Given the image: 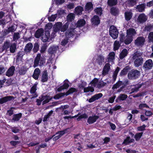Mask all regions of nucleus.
I'll return each instance as SVG.
<instances>
[{
    "label": "nucleus",
    "instance_id": "f257e3e1",
    "mask_svg": "<svg viewBox=\"0 0 153 153\" xmlns=\"http://www.w3.org/2000/svg\"><path fill=\"white\" fill-rule=\"evenodd\" d=\"M129 84V81L127 79L122 81L119 80L117 82L114 84L112 87L113 90L114 91L115 89L119 88L117 90V92H120L125 90L127 86Z\"/></svg>",
    "mask_w": 153,
    "mask_h": 153
},
{
    "label": "nucleus",
    "instance_id": "f03ea898",
    "mask_svg": "<svg viewBox=\"0 0 153 153\" xmlns=\"http://www.w3.org/2000/svg\"><path fill=\"white\" fill-rule=\"evenodd\" d=\"M143 52L140 51H137L132 55V59L134 60V66L136 67H139L143 63V58L142 57Z\"/></svg>",
    "mask_w": 153,
    "mask_h": 153
},
{
    "label": "nucleus",
    "instance_id": "7ed1b4c3",
    "mask_svg": "<svg viewBox=\"0 0 153 153\" xmlns=\"http://www.w3.org/2000/svg\"><path fill=\"white\" fill-rule=\"evenodd\" d=\"M140 75V71L133 69L129 72L128 74V78L130 80H135L138 78Z\"/></svg>",
    "mask_w": 153,
    "mask_h": 153
},
{
    "label": "nucleus",
    "instance_id": "20e7f679",
    "mask_svg": "<svg viewBox=\"0 0 153 153\" xmlns=\"http://www.w3.org/2000/svg\"><path fill=\"white\" fill-rule=\"evenodd\" d=\"M59 49L58 46L53 45L49 47L48 49V52L49 56V59L52 60L54 57L55 54L56 53L57 51Z\"/></svg>",
    "mask_w": 153,
    "mask_h": 153
},
{
    "label": "nucleus",
    "instance_id": "39448f33",
    "mask_svg": "<svg viewBox=\"0 0 153 153\" xmlns=\"http://www.w3.org/2000/svg\"><path fill=\"white\" fill-rule=\"evenodd\" d=\"M45 63V59L44 57H41V55L40 53H38L35 58L34 63L33 66L34 67H36L39 65L40 66L42 65L44 63Z\"/></svg>",
    "mask_w": 153,
    "mask_h": 153
},
{
    "label": "nucleus",
    "instance_id": "423d86ee",
    "mask_svg": "<svg viewBox=\"0 0 153 153\" xmlns=\"http://www.w3.org/2000/svg\"><path fill=\"white\" fill-rule=\"evenodd\" d=\"M109 33L112 37L114 39H116L118 37L119 33L116 27L112 25L110 27Z\"/></svg>",
    "mask_w": 153,
    "mask_h": 153
},
{
    "label": "nucleus",
    "instance_id": "0eeeda50",
    "mask_svg": "<svg viewBox=\"0 0 153 153\" xmlns=\"http://www.w3.org/2000/svg\"><path fill=\"white\" fill-rule=\"evenodd\" d=\"M145 39L144 37L140 36L138 37L134 41L135 45L137 47H142L144 45Z\"/></svg>",
    "mask_w": 153,
    "mask_h": 153
},
{
    "label": "nucleus",
    "instance_id": "6e6552de",
    "mask_svg": "<svg viewBox=\"0 0 153 153\" xmlns=\"http://www.w3.org/2000/svg\"><path fill=\"white\" fill-rule=\"evenodd\" d=\"M153 67V62L151 59L146 60L144 63L143 68L145 71L149 70L152 68Z\"/></svg>",
    "mask_w": 153,
    "mask_h": 153
},
{
    "label": "nucleus",
    "instance_id": "1a4fd4ad",
    "mask_svg": "<svg viewBox=\"0 0 153 153\" xmlns=\"http://www.w3.org/2000/svg\"><path fill=\"white\" fill-rule=\"evenodd\" d=\"M147 19V16L144 13H142L138 16L137 22L138 24H142L146 22Z\"/></svg>",
    "mask_w": 153,
    "mask_h": 153
},
{
    "label": "nucleus",
    "instance_id": "9d476101",
    "mask_svg": "<svg viewBox=\"0 0 153 153\" xmlns=\"http://www.w3.org/2000/svg\"><path fill=\"white\" fill-rule=\"evenodd\" d=\"M91 21L92 25L93 26H98L100 23V20L97 15H94L91 18Z\"/></svg>",
    "mask_w": 153,
    "mask_h": 153
},
{
    "label": "nucleus",
    "instance_id": "9b49d317",
    "mask_svg": "<svg viewBox=\"0 0 153 153\" xmlns=\"http://www.w3.org/2000/svg\"><path fill=\"white\" fill-rule=\"evenodd\" d=\"M15 97L13 96H5L0 99V104H2L12 100H14Z\"/></svg>",
    "mask_w": 153,
    "mask_h": 153
},
{
    "label": "nucleus",
    "instance_id": "f8f14e48",
    "mask_svg": "<svg viewBox=\"0 0 153 153\" xmlns=\"http://www.w3.org/2000/svg\"><path fill=\"white\" fill-rule=\"evenodd\" d=\"M39 98L42 99L43 100H44L42 103V105H44L52 99V97L47 95H42L39 97Z\"/></svg>",
    "mask_w": 153,
    "mask_h": 153
},
{
    "label": "nucleus",
    "instance_id": "ddd939ff",
    "mask_svg": "<svg viewBox=\"0 0 153 153\" xmlns=\"http://www.w3.org/2000/svg\"><path fill=\"white\" fill-rule=\"evenodd\" d=\"M93 9V5L92 2H89L86 4L85 10L86 13H89Z\"/></svg>",
    "mask_w": 153,
    "mask_h": 153
},
{
    "label": "nucleus",
    "instance_id": "4468645a",
    "mask_svg": "<svg viewBox=\"0 0 153 153\" xmlns=\"http://www.w3.org/2000/svg\"><path fill=\"white\" fill-rule=\"evenodd\" d=\"M111 14L115 16H117L120 13V10L118 8L116 7H112L110 9Z\"/></svg>",
    "mask_w": 153,
    "mask_h": 153
},
{
    "label": "nucleus",
    "instance_id": "2eb2a0df",
    "mask_svg": "<svg viewBox=\"0 0 153 153\" xmlns=\"http://www.w3.org/2000/svg\"><path fill=\"white\" fill-rule=\"evenodd\" d=\"M65 34L66 37L68 38H70L73 37L75 34L76 33L74 29L69 28L67 30Z\"/></svg>",
    "mask_w": 153,
    "mask_h": 153
},
{
    "label": "nucleus",
    "instance_id": "dca6fc26",
    "mask_svg": "<svg viewBox=\"0 0 153 153\" xmlns=\"http://www.w3.org/2000/svg\"><path fill=\"white\" fill-rule=\"evenodd\" d=\"M102 94L101 93H100L98 94H96L91 97L88 100L89 102H93L96 100H98L102 96Z\"/></svg>",
    "mask_w": 153,
    "mask_h": 153
},
{
    "label": "nucleus",
    "instance_id": "f3484780",
    "mask_svg": "<svg viewBox=\"0 0 153 153\" xmlns=\"http://www.w3.org/2000/svg\"><path fill=\"white\" fill-rule=\"evenodd\" d=\"M62 23L61 22H57L54 25L53 27V30L55 33L59 32L61 30V28L62 27Z\"/></svg>",
    "mask_w": 153,
    "mask_h": 153
},
{
    "label": "nucleus",
    "instance_id": "a211bd4d",
    "mask_svg": "<svg viewBox=\"0 0 153 153\" xmlns=\"http://www.w3.org/2000/svg\"><path fill=\"white\" fill-rule=\"evenodd\" d=\"M15 71V67L14 66H11L6 72V75L8 77L12 76L14 74Z\"/></svg>",
    "mask_w": 153,
    "mask_h": 153
},
{
    "label": "nucleus",
    "instance_id": "6ab92c4d",
    "mask_svg": "<svg viewBox=\"0 0 153 153\" xmlns=\"http://www.w3.org/2000/svg\"><path fill=\"white\" fill-rule=\"evenodd\" d=\"M99 118L98 116L96 115L93 116H90L88 119L87 122L89 124H92L95 122Z\"/></svg>",
    "mask_w": 153,
    "mask_h": 153
},
{
    "label": "nucleus",
    "instance_id": "aec40b11",
    "mask_svg": "<svg viewBox=\"0 0 153 153\" xmlns=\"http://www.w3.org/2000/svg\"><path fill=\"white\" fill-rule=\"evenodd\" d=\"M126 33L128 36L131 37H133V36H134L137 33L135 29L132 28H130L127 29Z\"/></svg>",
    "mask_w": 153,
    "mask_h": 153
},
{
    "label": "nucleus",
    "instance_id": "412c9836",
    "mask_svg": "<svg viewBox=\"0 0 153 153\" xmlns=\"http://www.w3.org/2000/svg\"><path fill=\"white\" fill-rule=\"evenodd\" d=\"M15 27L14 26H12L9 27L7 29H4L3 32V34L4 36H6L10 32H13L16 30Z\"/></svg>",
    "mask_w": 153,
    "mask_h": 153
},
{
    "label": "nucleus",
    "instance_id": "4be33fe9",
    "mask_svg": "<svg viewBox=\"0 0 153 153\" xmlns=\"http://www.w3.org/2000/svg\"><path fill=\"white\" fill-rule=\"evenodd\" d=\"M146 6V4L144 3L137 5L136 7L137 11L139 12H144L145 10Z\"/></svg>",
    "mask_w": 153,
    "mask_h": 153
},
{
    "label": "nucleus",
    "instance_id": "5701e85b",
    "mask_svg": "<svg viewBox=\"0 0 153 153\" xmlns=\"http://www.w3.org/2000/svg\"><path fill=\"white\" fill-rule=\"evenodd\" d=\"M22 114L21 113L14 114L13 116L11 122H15L18 121L22 117Z\"/></svg>",
    "mask_w": 153,
    "mask_h": 153
},
{
    "label": "nucleus",
    "instance_id": "b1692460",
    "mask_svg": "<svg viewBox=\"0 0 153 153\" xmlns=\"http://www.w3.org/2000/svg\"><path fill=\"white\" fill-rule=\"evenodd\" d=\"M33 45L31 42H29L26 45L24 49L25 52L26 53H30L32 49Z\"/></svg>",
    "mask_w": 153,
    "mask_h": 153
},
{
    "label": "nucleus",
    "instance_id": "393cba45",
    "mask_svg": "<svg viewBox=\"0 0 153 153\" xmlns=\"http://www.w3.org/2000/svg\"><path fill=\"white\" fill-rule=\"evenodd\" d=\"M110 69V65L108 63H106L104 66L103 71L102 75H105L108 74V72Z\"/></svg>",
    "mask_w": 153,
    "mask_h": 153
},
{
    "label": "nucleus",
    "instance_id": "a878e982",
    "mask_svg": "<svg viewBox=\"0 0 153 153\" xmlns=\"http://www.w3.org/2000/svg\"><path fill=\"white\" fill-rule=\"evenodd\" d=\"M48 79V73L47 71H44L42 73L41 81L43 82H46Z\"/></svg>",
    "mask_w": 153,
    "mask_h": 153
},
{
    "label": "nucleus",
    "instance_id": "bb28decb",
    "mask_svg": "<svg viewBox=\"0 0 153 153\" xmlns=\"http://www.w3.org/2000/svg\"><path fill=\"white\" fill-rule=\"evenodd\" d=\"M41 73V71L39 68H36L34 71L33 74L32 75L33 77L36 80L38 79L39 75Z\"/></svg>",
    "mask_w": 153,
    "mask_h": 153
},
{
    "label": "nucleus",
    "instance_id": "cd10ccee",
    "mask_svg": "<svg viewBox=\"0 0 153 153\" xmlns=\"http://www.w3.org/2000/svg\"><path fill=\"white\" fill-rule=\"evenodd\" d=\"M128 51L126 48L123 49L120 53L119 55V58L120 59H122L126 57L128 54Z\"/></svg>",
    "mask_w": 153,
    "mask_h": 153
},
{
    "label": "nucleus",
    "instance_id": "c85d7f7f",
    "mask_svg": "<svg viewBox=\"0 0 153 153\" xmlns=\"http://www.w3.org/2000/svg\"><path fill=\"white\" fill-rule=\"evenodd\" d=\"M133 15L131 11H126L124 13L125 20L128 21L130 20L132 18Z\"/></svg>",
    "mask_w": 153,
    "mask_h": 153
},
{
    "label": "nucleus",
    "instance_id": "c756f323",
    "mask_svg": "<svg viewBox=\"0 0 153 153\" xmlns=\"http://www.w3.org/2000/svg\"><path fill=\"white\" fill-rule=\"evenodd\" d=\"M127 97L128 96L127 95L125 94H121L116 99V102H118L121 101L125 100Z\"/></svg>",
    "mask_w": 153,
    "mask_h": 153
},
{
    "label": "nucleus",
    "instance_id": "7c9ffc66",
    "mask_svg": "<svg viewBox=\"0 0 153 153\" xmlns=\"http://www.w3.org/2000/svg\"><path fill=\"white\" fill-rule=\"evenodd\" d=\"M75 10V13L79 15L82 14V12L83 11L84 9L82 7L79 6L76 7Z\"/></svg>",
    "mask_w": 153,
    "mask_h": 153
},
{
    "label": "nucleus",
    "instance_id": "2f4dec72",
    "mask_svg": "<svg viewBox=\"0 0 153 153\" xmlns=\"http://www.w3.org/2000/svg\"><path fill=\"white\" fill-rule=\"evenodd\" d=\"M11 43L8 41H6L4 42L2 47V50L3 51L4 50L7 51L10 47Z\"/></svg>",
    "mask_w": 153,
    "mask_h": 153
},
{
    "label": "nucleus",
    "instance_id": "473e14b6",
    "mask_svg": "<svg viewBox=\"0 0 153 153\" xmlns=\"http://www.w3.org/2000/svg\"><path fill=\"white\" fill-rule=\"evenodd\" d=\"M75 17V14L73 13H70L66 17V20L67 22H71L73 21Z\"/></svg>",
    "mask_w": 153,
    "mask_h": 153
},
{
    "label": "nucleus",
    "instance_id": "72a5a7b5",
    "mask_svg": "<svg viewBox=\"0 0 153 153\" xmlns=\"http://www.w3.org/2000/svg\"><path fill=\"white\" fill-rule=\"evenodd\" d=\"M17 44L15 43H10V51L11 53H14L16 49Z\"/></svg>",
    "mask_w": 153,
    "mask_h": 153
},
{
    "label": "nucleus",
    "instance_id": "f704fd0d",
    "mask_svg": "<svg viewBox=\"0 0 153 153\" xmlns=\"http://www.w3.org/2000/svg\"><path fill=\"white\" fill-rule=\"evenodd\" d=\"M120 68L119 67H117L113 73L112 75V79L113 82H114L116 80L118 73L120 70Z\"/></svg>",
    "mask_w": 153,
    "mask_h": 153
},
{
    "label": "nucleus",
    "instance_id": "c9c22d12",
    "mask_svg": "<svg viewBox=\"0 0 153 153\" xmlns=\"http://www.w3.org/2000/svg\"><path fill=\"white\" fill-rule=\"evenodd\" d=\"M118 2V0H108L107 4L110 7H113L116 5Z\"/></svg>",
    "mask_w": 153,
    "mask_h": 153
},
{
    "label": "nucleus",
    "instance_id": "e433bc0d",
    "mask_svg": "<svg viewBox=\"0 0 153 153\" xmlns=\"http://www.w3.org/2000/svg\"><path fill=\"white\" fill-rule=\"evenodd\" d=\"M43 30L42 28L38 29L36 32L35 36L36 38H39L42 35Z\"/></svg>",
    "mask_w": 153,
    "mask_h": 153
},
{
    "label": "nucleus",
    "instance_id": "4c0bfd02",
    "mask_svg": "<svg viewBox=\"0 0 153 153\" xmlns=\"http://www.w3.org/2000/svg\"><path fill=\"white\" fill-rule=\"evenodd\" d=\"M115 55V54L114 52L110 53L109 54V56L108 58V60L107 61L109 62H113L114 59Z\"/></svg>",
    "mask_w": 153,
    "mask_h": 153
},
{
    "label": "nucleus",
    "instance_id": "58836bf2",
    "mask_svg": "<svg viewBox=\"0 0 153 153\" xmlns=\"http://www.w3.org/2000/svg\"><path fill=\"white\" fill-rule=\"evenodd\" d=\"M86 22L85 20L84 19H80L79 20L77 21L76 24V26L78 27H81L83 26L85 24Z\"/></svg>",
    "mask_w": 153,
    "mask_h": 153
},
{
    "label": "nucleus",
    "instance_id": "ea45409f",
    "mask_svg": "<svg viewBox=\"0 0 153 153\" xmlns=\"http://www.w3.org/2000/svg\"><path fill=\"white\" fill-rule=\"evenodd\" d=\"M137 0H127L126 1L127 4L129 7H133L137 3Z\"/></svg>",
    "mask_w": 153,
    "mask_h": 153
},
{
    "label": "nucleus",
    "instance_id": "a19ab883",
    "mask_svg": "<svg viewBox=\"0 0 153 153\" xmlns=\"http://www.w3.org/2000/svg\"><path fill=\"white\" fill-rule=\"evenodd\" d=\"M129 69V67L128 66H126L121 71L120 73V75L123 76L126 75L127 74Z\"/></svg>",
    "mask_w": 153,
    "mask_h": 153
},
{
    "label": "nucleus",
    "instance_id": "79ce46f5",
    "mask_svg": "<svg viewBox=\"0 0 153 153\" xmlns=\"http://www.w3.org/2000/svg\"><path fill=\"white\" fill-rule=\"evenodd\" d=\"M27 70V68L23 66L19 70V74L21 75H24L26 74Z\"/></svg>",
    "mask_w": 153,
    "mask_h": 153
},
{
    "label": "nucleus",
    "instance_id": "37998d69",
    "mask_svg": "<svg viewBox=\"0 0 153 153\" xmlns=\"http://www.w3.org/2000/svg\"><path fill=\"white\" fill-rule=\"evenodd\" d=\"M104 57L101 55L98 56L97 59V62L100 65L102 64V62H104Z\"/></svg>",
    "mask_w": 153,
    "mask_h": 153
},
{
    "label": "nucleus",
    "instance_id": "c03bdc74",
    "mask_svg": "<svg viewBox=\"0 0 153 153\" xmlns=\"http://www.w3.org/2000/svg\"><path fill=\"white\" fill-rule=\"evenodd\" d=\"M81 83H79L78 85V86L79 88L82 89H84V87L86 85V83L84 82L83 80H81Z\"/></svg>",
    "mask_w": 153,
    "mask_h": 153
},
{
    "label": "nucleus",
    "instance_id": "a18cd8bd",
    "mask_svg": "<svg viewBox=\"0 0 153 153\" xmlns=\"http://www.w3.org/2000/svg\"><path fill=\"white\" fill-rule=\"evenodd\" d=\"M107 84V83L104 82L102 81H100L98 82L97 85V87L99 88L103 87Z\"/></svg>",
    "mask_w": 153,
    "mask_h": 153
},
{
    "label": "nucleus",
    "instance_id": "49530a36",
    "mask_svg": "<svg viewBox=\"0 0 153 153\" xmlns=\"http://www.w3.org/2000/svg\"><path fill=\"white\" fill-rule=\"evenodd\" d=\"M24 54V52L22 51H20L18 53L16 56V60L18 61L21 60Z\"/></svg>",
    "mask_w": 153,
    "mask_h": 153
},
{
    "label": "nucleus",
    "instance_id": "de8ad7c7",
    "mask_svg": "<svg viewBox=\"0 0 153 153\" xmlns=\"http://www.w3.org/2000/svg\"><path fill=\"white\" fill-rule=\"evenodd\" d=\"M78 90L76 88H71L69 90L66 92V95L72 94L74 92H77Z\"/></svg>",
    "mask_w": 153,
    "mask_h": 153
},
{
    "label": "nucleus",
    "instance_id": "09e8293b",
    "mask_svg": "<svg viewBox=\"0 0 153 153\" xmlns=\"http://www.w3.org/2000/svg\"><path fill=\"white\" fill-rule=\"evenodd\" d=\"M94 91V87L91 86H89L88 87L85 88L84 89V92H93Z\"/></svg>",
    "mask_w": 153,
    "mask_h": 153
},
{
    "label": "nucleus",
    "instance_id": "8fccbe9b",
    "mask_svg": "<svg viewBox=\"0 0 153 153\" xmlns=\"http://www.w3.org/2000/svg\"><path fill=\"white\" fill-rule=\"evenodd\" d=\"M148 42L149 43H153V31L150 32L148 35Z\"/></svg>",
    "mask_w": 153,
    "mask_h": 153
},
{
    "label": "nucleus",
    "instance_id": "3c124183",
    "mask_svg": "<svg viewBox=\"0 0 153 153\" xmlns=\"http://www.w3.org/2000/svg\"><path fill=\"white\" fill-rule=\"evenodd\" d=\"M69 23L68 22L65 23L64 25H62L61 28V32H64L68 28L69 26Z\"/></svg>",
    "mask_w": 153,
    "mask_h": 153
},
{
    "label": "nucleus",
    "instance_id": "603ef678",
    "mask_svg": "<svg viewBox=\"0 0 153 153\" xmlns=\"http://www.w3.org/2000/svg\"><path fill=\"white\" fill-rule=\"evenodd\" d=\"M39 49V45L38 42H36L33 45V51L34 53L37 52Z\"/></svg>",
    "mask_w": 153,
    "mask_h": 153
},
{
    "label": "nucleus",
    "instance_id": "864d4df0",
    "mask_svg": "<svg viewBox=\"0 0 153 153\" xmlns=\"http://www.w3.org/2000/svg\"><path fill=\"white\" fill-rule=\"evenodd\" d=\"M95 12L97 14L101 16L102 14V9L101 7H97L94 10Z\"/></svg>",
    "mask_w": 153,
    "mask_h": 153
},
{
    "label": "nucleus",
    "instance_id": "5fc2aeb1",
    "mask_svg": "<svg viewBox=\"0 0 153 153\" xmlns=\"http://www.w3.org/2000/svg\"><path fill=\"white\" fill-rule=\"evenodd\" d=\"M133 40V37H130L127 36V38L124 41L126 45H128L130 44Z\"/></svg>",
    "mask_w": 153,
    "mask_h": 153
},
{
    "label": "nucleus",
    "instance_id": "6e6d98bb",
    "mask_svg": "<svg viewBox=\"0 0 153 153\" xmlns=\"http://www.w3.org/2000/svg\"><path fill=\"white\" fill-rule=\"evenodd\" d=\"M142 85L140 84H139L137 85V86H136L134 88H132L131 89V93H134L135 92H137L139 90V89L141 87Z\"/></svg>",
    "mask_w": 153,
    "mask_h": 153
},
{
    "label": "nucleus",
    "instance_id": "4d7b16f0",
    "mask_svg": "<svg viewBox=\"0 0 153 153\" xmlns=\"http://www.w3.org/2000/svg\"><path fill=\"white\" fill-rule=\"evenodd\" d=\"M143 132L137 133L134 136V138L136 141H138L142 137Z\"/></svg>",
    "mask_w": 153,
    "mask_h": 153
},
{
    "label": "nucleus",
    "instance_id": "13d9d810",
    "mask_svg": "<svg viewBox=\"0 0 153 153\" xmlns=\"http://www.w3.org/2000/svg\"><path fill=\"white\" fill-rule=\"evenodd\" d=\"M144 29L146 31L149 32L153 29V25L151 24L145 26Z\"/></svg>",
    "mask_w": 153,
    "mask_h": 153
},
{
    "label": "nucleus",
    "instance_id": "bf43d9fd",
    "mask_svg": "<svg viewBox=\"0 0 153 153\" xmlns=\"http://www.w3.org/2000/svg\"><path fill=\"white\" fill-rule=\"evenodd\" d=\"M57 14L55 15H52L51 16L48 17V19L49 21H54L57 17Z\"/></svg>",
    "mask_w": 153,
    "mask_h": 153
},
{
    "label": "nucleus",
    "instance_id": "052dcab7",
    "mask_svg": "<svg viewBox=\"0 0 153 153\" xmlns=\"http://www.w3.org/2000/svg\"><path fill=\"white\" fill-rule=\"evenodd\" d=\"M6 68L2 65H0V75L3 74L6 71Z\"/></svg>",
    "mask_w": 153,
    "mask_h": 153
},
{
    "label": "nucleus",
    "instance_id": "680f3d73",
    "mask_svg": "<svg viewBox=\"0 0 153 153\" xmlns=\"http://www.w3.org/2000/svg\"><path fill=\"white\" fill-rule=\"evenodd\" d=\"M68 39L66 37L64 39L62 40L61 42V45L62 46H65L68 42Z\"/></svg>",
    "mask_w": 153,
    "mask_h": 153
},
{
    "label": "nucleus",
    "instance_id": "e2e57ef3",
    "mask_svg": "<svg viewBox=\"0 0 153 153\" xmlns=\"http://www.w3.org/2000/svg\"><path fill=\"white\" fill-rule=\"evenodd\" d=\"M20 38L19 34V33H15L13 36V40L16 41L18 40Z\"/></svg>",
    "mask_w": 153,
    "mask_h": 153
},
{
    "label": "nucleus",
    "instance_id": "0e129e2a",
    "mask_svg": "<svg viewBox=\"0 0 153 153\" xmlns=\"http://www.w3.org/2000/svg\"><path fill=\"white\" fill-rule=\"evenodd\" d=\"M145 94V93L144 92H142L140 93H138L137 94L134 95H133L132 96L134 98H136L140 97L143 96Z\"/></svg>",
    "mask_w": 153,
    "mask_h": 153
},
{
    "label": "nucleus",
    "instance_id": "69168bd1",
    "mask_svg": "<svg viewBox=\"0 0 153 153\" xmlns=\"http://www.w3.org/2000/svg\"><path fill=\"white\" fill-rule=\"evenodd\" d=\"M139 108L140 109H142L144 108H149V106L146 103L140 104L139 106Z\"/></svg>",
    "mask_w": 153,
    "mask_h": 153
},
{
    "label": "nucleus",
    "instance_id": "338daca9",
    "mask_svg": "<svg viewBox=\"0 0 153 153\" xmlns=\"http://www.w3.org/2000/svg\"><path fill=\"white\" fill-rule=\"evenodd\" d=\"M7 22L5 19H1L0 20V25L3 27Z\"/></svg>",
    "mask_w": 153,
    "mask_h": 153
},
{
    "label": "nucleus",
    "instance_id": "774afa93",
    "mask_svg": "<svg viewBox=\"0 0 153 153\" xmlns=\"http://www.w3.org/2000/svg\"><path fill=\"white\" fill-rule=\"evenodd\" d=\"M36 85H34L31 88L30 91V93L31 94L35 93L36 90Z\"/></svg>",
    "mask_w": 153,
    "mask_h": 153
}]
</instances>
